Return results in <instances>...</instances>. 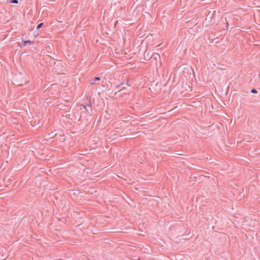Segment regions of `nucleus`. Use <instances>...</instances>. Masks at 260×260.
Wrapping results in <instances>:
<instances>
[{
	"label": "nucleus",
	"mask_w": 260,
	"mask_h": 260,
	"mask_svg": "<svg viewBox=\"0 0 260 260\" xmlns=\"http://www.w3.org/2000/svg\"><path fill=\"white\" fill-rule=\"evenodd\" d=\"M11 3L13 4H18V0H12L11 2Z\"/></svg>",
	"instance_id": "obj_4"
},
{
	"label": "nucleus",
	"mask_w": 260,
	"mask_h": 260,
	"mask_svg": "<svg viewBox=\"0 0 260 260\" xmlns=\"http://www.w3.org/2000/svg\"><path fill=\"white\" fill-rule=\"evenodd\" d=\"M42 25H43L42 23H40L39 24H38L37 27V29H39L42 26Z\"/></svg>",
	"instance_id": "obj_5"
},
{
	"label": "nucleus",
	"mask_w": 260,
	"mask_h": 260,
	"mask_svg": "<svg viewBox=\"0 0 260 260\" xmlns=\"http://www.w3.org/2000/svg\"><path fill=\"white\" fill-rule=\"evenodd\" d=\"M23 43H24V44L25 45L26 44H30L31 43V42L29 40H27V41H24Z\"/></svg>",
	"instance_id": "obj_3"
},
{
	"label": "nucleus",
	"mask_w": 260,
	"mask_h": 260,
	"mask_svg": "<svg viewBox=\"0 0 260 260\" xmlns=\"http://www.w3.org/2000/svg\"><path fill=\"white\" fill-rule=\"evenodd\" d=\"M100 80V78L99 77H95L94 79L91 80L90 81V83L91 85H93L95 83V82L97 81H99Z\"/></svg>",
	"instance_id": "obj_1"
},
{
	"label": "nucleus",
	"mask_w": 260,
	"mask_h": 260,
	"mask_svg": "<svg viewBox=\"0 0 260 260\" xmlns=\"http://www.w3.org/2000/svg\"><path fill=\"white\" fill-rule=\"evenodd\" d=\"M84 108L88 111L89 110H91V107L90 105L84 106Z\"/></svg>",
	"instance_id": "obj_2"
},
{
	"label": "nucleus",
	"mask_w": 260,
	"mask_h": 260,
	"mask_svg": "<svg viewBox=\"0 0 260 260\" xmlns=\"http://www.w3.org/2000/svg\"><path fill=\"white\" fill-rule=\"evenodd\" d=\"M251 92L253 93H257V90L255 89H253L251 90Z\"/></svg>",
	"instance_id": "obj_6"
}]
</instances>
